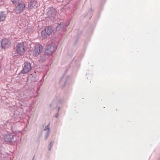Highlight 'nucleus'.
<instances>
[{"label": "nucleus", "mask_w": 160, "mask_h": 160, "mask_svg": "<svg viewBox=\"0 0 160 160\" xmlns=\"http://www.w3.org/2000/svg\"><path fill=\"white\" fill-rule=\"evenodd\" d=\"M36 2L34 0H32L28 3V7L29 9H32L36 4Z\"/></svg>", "instance_id": "ddd939ff"}, {"label": "nucleus", "mask_w": 160, "mask_h": 160, "mask_svg": "<svg viewBox=\"0 0 160 160\" xmlns=\"http://www.w3.org/2000/svg\"><path fill=\"white\" fill-rule=\"evenodd\" d=\"M22 0H11V2L14 4H16L21 2Z\"/></svg>", "instance_id": "a211bd4d"}, {"label": "nucleus", "mask_w": 160, "mask_h": 160, "mask_svg": "<svg viewBox=\"0 0 160 160\" xmlns=\"http://www.w3.org/2000/svg\"><path fill=\"white\" fill-rule=\"evenodd\" d=\"M83 57V55H82V56H81V57H80V58H79L78 59V60H77L76 59V58H74V59L72 61V62L73 63H74L76 62H77V61H79L80 60V59H81V58H82V57Z\"/></svg>", "instance_id": "412c9836"}, {"label": "nucleus", "mask_w": 160, "mask_h": 160, "mask_svg": "<svg viewBox=\"0 0 160 160\" xmlns=\"http://www.w3.org/2000/svg\"><path fill=\"white\" fill-rule=\"evenodd\" d=\"M3 138L4 140L6 142H14L17 140L16 136L12 133H8L5 134Z\"/></svg>", "instance_id": "20e7f679"}, {"label": "nucleus", "mask_w": 160, "mask_h": 160, "mask_svg": "<svg viewBox=\"0 0 160 160\" xmlns=\"http://www.w3.org/2000/svg\"><path fill=\"white\" fill-rule=\"evenodd\" d=\"M42 49L43 47L42 45L38 44L35 47L32 53L33 56L36 57L41 52Z\"/></svg>", "instance_id": "0eeeda50"}, {"label": "nucleus", "mask_w": 160, "mask_h": 160, "mask_svg": "<svg viewBox=\"0 0 160 160\" xmlns=\"http://www.w3.org/2000/svg\"><path fill=\"white\" fill-rule=\"evenodd\" d=\"M20 95L21 97V99H24L25 98H26L27 97V96L24 94V93L23 92H22L20 94Z\"/></svg>", "instance_id": "dca6fc26"}, {"label": "nucleus", "mask_w": 160, "mask_h": 160, "mask_svg": "<svg viewBox=\"0 0 160 160\" xmlns=\"http://www.w3.org/2000/svg\"><path fill=\"white\" fill-rule=\"evenodd\" d=\"M43 30L41 32V35H42V39H45V38H47L48 36V35H46V33H43Z\"/></svg>", "instance_id": "f3484780"}, {"label": "nucleus", "mask_w": 160, "mask_h": 160, "mask_svg": "<svg viewBox=\"0 0 160 160\" xmlns=\"http://www.w3.org/2000/svg\"><path fill=\"white\" fill-rule=\"evenodd\" d=\"M57 49V46L54 45L52 44L47 45L46 49L45 51L47 55L52 54Z\"/></svg>", "instance_id": "423d86ee"}, {"label": "nucleus", "mask_w": 160, "mask_h": 160, "mask_svg": "<svg viewBox=\"0 0 160 160\" xmlns=\"http://www.w3.org/2000/svg\"><path fill=\"white\" fill-rule=\"evenodd\" d=\"M62 100L61 99H59L58 100V102L57 105V106L56 107V109L57 108H58V112L55 115V117H56V118H58V116H59V114H58V112L60 109V106H58V104L59 103H60L62 102Z\"/></svg>", "instance_id": "4468645a"}, {"label": "nucleus", "mask_w": 160, "mask_h": 160, "mask_svg": "<svg viewBox=\"0 0 160 160\" xmlns=\"http://www.w3.org/2000/svg\"><path fill=\"white\" fill-rule=\"evenodd\" d=\"M49 125H50V123L48 125H47L45 127V128L44 129V131L47 130V131H49H49H50Z\"/></svg>", "instance_id": "6ab92c4d"}, {"label": "nucleus", "mask_w": 160, "mask_h": 160, "mask_svg": "<svg viewBox=\"0 0 160 160\" xmlns=\"http://www.w3.org/2000/svg\"><path fill=\"white\" fill-rule=\"evenodd\" d=\"M21 72L24 74L28 72L32 69L31 64L28 62H25L23 66Z\"/></svg>", "instance_id": "6e6552de"}, {"label": "nucleus", "mask_w": 160, "mask_h": 160, "mask_svg": "<svg viewBox=\"0 0 160 160\" xmlns=\"http://www.w3.org/2000/svg\"><path fill=\"white\" fill-rule=\"evenodd\" d=\"M40 88H37V91H38L39 90Z\"/></svg>", "instance_id": "a878e982"}, {"label": "nucleus", "mask_w": 160, "mask_h": 160, "mask_svg": "<svg viewBox=\"0 0 160 160\" xmlns=\"http://www.w3.org/2000/svg\"><path fill=\"white\" fill-rule=\"evenodd\" d=\"M82 32L80 31H78L77 32L78 35H80L81 34Z\"/></svg>", "instance_id": "393cba45"}, {"label": "nucleus", "mask_w": 160, "mask_h": 160, "mask_svg": "<svg viewBox=\"0 0 160 160\" xmlns=\"http://www.w3.org/2000/svg\"><path fill=\"white\" fill-rule=\"evenodd\" d=\"M48 10L47 14L48 17L51 19L54 18L56 17L57 13L56 10L52 7L48 8Z\"/></svg>", "instance_id": "39448f33"}, {"label": "nucleus", "mask_w": 160, "mask_h": 160, "mask_svg": "<svg viewBox=\"0 0 160 160\" xmlns=\"http://www.w3.org/2000/svg\"><path fill=\"white\" fill-rule=\"evenodd\" d=\"M32 160H33V159H32Z\"/></svg>", "instance_id": "c85d7f7f"}, {"label": "nucleus", "mask_w": 160, "mask_h": 160, "mask_svg": "<svg viewBox=\"0 0 160 160\" xmlns=\"http://www.w3.org/2000/svg\"><path fill=\"white\" fill-rule=\"evenodd\" d=\"M15 124L12 122V120H9L6 121L4 124L3 127L6 129H8L14 133L16 132V130L14 129Z\"/></svg>", "instance_id": "f03ea898"}, {"label": "nucleus", "mask_w": 160, "mask_h": 160, "mask_svg": "<svg viewBox=\"0 0 160 160\" xmlns=\"http://www.w3.org/2000/svg\"><path fill=\"white\" fill-rule=\"evenodd\" d=\"M63 76H64V75H63V76H62V77H63Z\"/></svg>", "instance_id": "cd10ccee"}, {"label": "nucleus", "mask_w": 160, "mask_h": 160, "mask_svg": "<svg viewBox=\"0 0 160 160\" xmlns=\"http://www.w3.org/2000/svg\"><path fill=\"white\" fill-rule=\"evenodd\" d=\"M49 131H47L46 132V134L45 136V139L46 140L48 138V136L49 134Z\"/></svg>", "instance_id": "5701e85b"}, {"label": "nucleus", "mask_w": 160, "mask_h": 160, "mask_svg": "<svg viewBox=\"0 0 160 160\" xmlns=\"http://www.w3.org/2000/svg\"><path fill=\"white\" fill-rule=\"evenodd\" d=\"M16 50L17 54L21 56L25 52L24 42L18 43L16 45Z\"/></svg>", "instance_id": "7ed1b4c3"}, {"label": "nucleus", "mask_w": 160, "mask_h": 160, "mask_svg": "<svg viewBox=\"0 0 160 160\" xmlns=\"http://www.w3.org/2000/svg\"><path fill=\"white\" fill-rule=\"evenodd\" d=\"M86 76H87L88 75V74L87 73L86 74Z\"/></svg>", "instance_id": "bb28decb"}, {"label": "nucleus", "mask_w": 160, "mask_h": 160, "mask_svg": "<svg viewBox=\"0 0 160 160\" xmlns=\"http://www.w3.org/2000/svg\"><path fill=\"white\" fill-rule=\"evenodd\" d=\"M54 101H53L52 103L49 105V107L52 108V106L54 105Z\"/></svg>", "instance_id": "b1692460"}, {"label": "nucleus", "mask_w": 160, "mask_h": 160, "mask_svg": "<svg viewBox=\"0 0 160 160\" xmlns=\"http://www.w3.org/2000/svg\"><path fill=\"white\" fill-rule=\"evenodd\" d=\"M69 24H67L65 22L61 21L57 23H55L52 26V29L50 27H47L43 30V33H46V35L49 36L52 33V29L54 31V32H57L58 34H61L62 36L64 35L62 32H64L66 31L67 27Z\"/></svg>", "instance_id": "f257e3e1"}, {"label": "nucleus", "mask_w": 160, "mask_h": 160, "mask_svg": "<svg viewBox=\"0 0 160 160\" xmlns=\"http://www.w3.org/2000/svg\"><path fill=\"white\" fill-rule=\"evenodd\" d=\"M32 28L28 26V28L27 29V31L28 32H31L32 31Z\"/></svg>", "instance_id": "4be33fe9"}, {"label": "nucleus", "mask_w": 160, "mask_h": 160, "mask_svg": "<svg viewBox=\"0 0 160 160\" xmlns=\"http://www.w3.org/2000/svg\"><path fill=\"white\" fill-rule=\"evenodd\" d=\"M25 7L24 3H19L17 5L15 8V12L17 14H19L23 10Z\"/></svg>", "instance_id": "9d476101"}, {"label": "nucleus", "mask_w": 160, "mask_h": 160, "mask_svg": "<svg viewBox=\"0 0 160 160\" xmlns=\"http://www.w3.org/2000/svg\"><path fill=\"white\" fill-rule=\"evenodd\" d=\"M67 79H64L63 78V77H62L60 79L59 81V83L62 86V88H63L65 86L66 82Z\"/></svg>", "instance_id": "9b49d317"}, {"label": "nucleus", "mask_w": 160, "mask_h": 160, "mask_svg": "<svg viewBox=\"0 0 160 160\" xmlns=\"http://www.w3.org/2000/svg\"><path fill=\"white\" fill-rule=\"evenodd\" d=\"M6 13L5 11L0 12V22L3 21L5 19Z\"/></svg>", "instance_id": "f8f14e48"}, {"label": "nucleus", "mask_w": 160, "mask_h": 160, "mask_svg": "<svg viewBox=\"0 0 160 160\" xmlns=\"http://www.w3.org/2000/svg\"><path fill=\"white\" fill-rule=\"evenodd\" d=\"M92 12L93 10H92V9L91 8L89 9L88 12V13H87V15L86 16L88 17L89 18V19L91 18L92 16Z\"/></svg>", "instance_id": "2eb2a0df"}, {"label": "nucleus", "mask_w": 160, "mask_h": 160, "mask_svg": "<svg viewBox=\"0 0 160 160\" xmlns=\"http://www.w3.org/2000/svg\"><path fill=\"white\" fill-rule=\"evenodd\" d=\"M53 142H53L52 141L49 144L48 147V150L49 151H50L51 150L53 146Z\"/></svg>", "instance_id": "aec40b11"}, {"label": "nucleus", "mask_w": 160, "mask_h": 160, "mask_svg": "<svg viewBox=\"0 0 160 160\" xmlns=\"http://www.w3.org/2000/svg\"><path fill=\"white\" fill-rule=\"evenodd\" d=\"M11 42L10 40L6 38L3 39L1 42V45L2 48H8L11 46Z\"/></svg>", "instance_id": "1a4fd4ad"}]
</instances>
